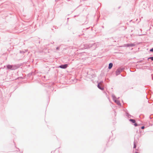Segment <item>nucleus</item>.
<instances>
[{"instance_id":"1","label":"nucleus","mask_w":153,"mask_h":153,"mask_svg":"<svg viewBox=\"0 0 153 153\" xmlns=\"http://www.w3.org/2000/svg\"><path fill=\"white\" fill-rule=\"evenodd\" d=\"M113 100L118 105H120V102L117 100H116L115 98H113Z\"/></svg>"},{"instance_id":"2","label":"nucleus","mask_w":153,"mask_h":153,"mask_svg":"<svg viewBox=\"0 0 153 153\" xmlns=\"http://www.w3.org/2000/svg\"><path fill=\"white\" fill-rule=\"evenodd\" d=\"M129 121H130L132 122V123H135V124H134V125L135 126H137V124L136 123H135L136 121L134 120L131 119L129 120Z\"/></svg>"},{"instance_id":"3","label":"nucleus","mask_w":153,"mask_h":153,"mask_svg":"<svg viewBox=\"0 0 153 153\" xmlns=\"http://www.w3.org/2000/svg\"><path fill=\"white\" fill-rule=\"evenodd\" d=\"M68 66L67 64H65L64 65H61L59 66V67L62 68H65Z\"/></svg>"},{"instance_id":"4","label":"nucleus","mask_w":153,"mask_h":153,"mask_svg":"<svg viewBox=\"0 0 153 153\" xmlns=\"http://www.w3.org/2000/svg\"><path fill=\"white\" fill-rule=\"evenodd\" d=\"M101 83H99L97 85L98 87L101 90L103 89V88L101 86Z\"/></svg>"},{"instance_id":"5","label":"nucleus","mask_w":153,"mask_h":153,"mask_svg":"<svg viewBox=\"0 0 153 153\" xmlns=\"http://www.w3.org/2000/svg\"><path fill=\"white\" fill-rule=\"evenodd\" d=\"M7 67L8 69H12L13 66L11 65H8L7 66Z\"/></svg>"},{"instance_id":"6","label":"nucleus","mask_w":153,"mask_h":153,"mask_svg":"<svg viewBox=\"0 0 153 153\" xmlns=\"http://www.w3.org/2000/svg\"><path fill=\"white\" fill-rule=\"evenodd\" d=\"M113 66V64L112 63H109V65L108 68L109 69H111Z\"/></svg>"},{"instance_id":"7","label":"nucleus","mask_w":153,"mask_h":153,"mask_svg":"<svg viewBox=\"0 0 153 153\" xmlns=\"http://www.w3.org/2000/svg\"><path fill=\"white\" fill-rule=\"evenodd\" d=\"M134 148H135L136 147V144L135 143H134Z\"/></svg>"},{"instance_id":"8","label":"nucleus","mask_w":153,"mask_h":153,"mask_svg":"<svg viewBox=\"0 0 153 153\" xmlns=\"http://www.w3.org/2000/svg\"><path fill=\"white\" fill-rule=\"evenodd\" d=\"M149 59H151L152 60H153V57H152L149 58Z\"/></svg>"},{"instance_id":"9","label":"nucleus","mask_w":153,"mask_h":153,"mask_svg":"<svg viewBox=\"0 0 153 153\" xmlns=\"http://www.w3.org/2000/svg\"><path fill=\"white\" fill-rule=\"evenodd\" d=\"M150 51L151 52H153V48L150 49Z\"/></svg>"},{"instance_id":"10","label":"nucleus","mask_w":153,"mask_h":153,"mask_svg":"<svg viewBox=\"0 0 153 153\" xmlns=\"http://www.w3.org/2000/svg\"><path fill=\"white\" fill-rule=\"evenodd\" d=\"M119 73V71L118 70H117V71H116V73L117 74V73Z\"/></svg>"},{"instance_id":"11","label":"nucleus","mask_w":153,"mask_h":153,"mask_svg":"<svg viewBox=\"0 0 153 153\" xmlns=\"http://www.w3.org/2000/svg\"><path fill=\"white\" fill-rule=\"evenodd\" d=\"M144 128H145V127H144V126H142V127H141V128H142V129H144Z\"/></svg>"},{"instance_id":"12","label":"nucleus","mask_w":153,"mask_h":153,"mask_svg":"<svg viewBox=\"0 0 153 153\" xmlns=\"http://www.w3.org/2000/svg\"><path fill=\"white\" fill-rule=\"evenodd\" d=\"M128 46H129V45H128ZM129 46H133V45H129Z\"/></svg>"},{"instance_id":"13","label":"nucleus","mask_w":153,"mask_h":153,"mask_svg":"<svg viewBox=\"0 0 153 153\" xmlns=\"http://www.w3.org/2000/svg\"><path fill=\"white\" fill-rule=\"evenodd\" d=\"M138 153V152H136V153Z\"/></svg>"}]
</instances>
